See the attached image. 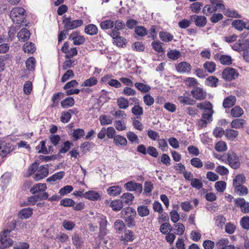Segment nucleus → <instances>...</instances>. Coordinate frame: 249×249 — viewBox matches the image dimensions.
<instances>
[{
  "label": "nucleus",
  "mask_w": 249,
  "mask_h": 249,
  "mask_svg": "<svg viewBox=\"0 0 249 249\" xmlns=\"http://www.w3.org/2000/svg\"><path fill=\"white\" fill-rule=\"evenodd\" d=\"M117 104L119 108L121 109H126L129 106L128 101L123 97L118 99Z\"/></svg>",
  "instance_id": "8fccbe9b"
},
{
  "label": "nucleus",
  "mask_w": 249,
  "mask_h": 249,
  "mask_svg": "<svg viewBox=\"0 0 249 249\" xmlns=\"http://www.w3.org/2000/svg\"><path fill=\"white\" fill-rule=\"evenodd\" d=\"M13 150L12 145L5 141L0 140V155L2 157L6 156Z\"/></svg>",
  "instance_id": "0eeeda50"
},
{
  "label": "nucleus",
  "mask_w": 249,
  "mask_h": 249,
  "mask_svg": "<svg viewBox=\"0 0 249 249\" xmlns=\"http://www.w3.org/2000/svg\"><path fill=\"white\" fill-rule=\"evenodd\" d=\"M83 196L91 200H97L100 197L99 194L93 191L86 192Z\"/></svg>",
  "instance_id": "5701e85b"
},
{
  "label": "nucleus",
  "mask_w": 249,
  "mask_h": 249,
  "mask_svg": "<svg viewBox=\"0 0 249 249\" xmlns=\"http://www.w3.org/2000/svg\"><path fill=\"white\" fill-rule=\"evenodd\" d=\"M127 138L131 142L139 143V140L137 135L133 132L129 131L126 134Z\"/></svg>",
  "instance_id": "5fc2aeb1"
},
{
  "label": "nucleus",
  "mask_w": 249,
  "mask_h": 249,
  "mask_svg": "<svg viewBox=\"0 0 249 249\" xmlns=\"http://www.w3.org/2000/svg\"><path fill=\"white\" fill-rule=\"evenodd\" d=\"M153 185L150 181H146L144 183V188L143 193L148 195H151V191L153 189Z\"/></svg>",
  "instance_id": "864d4df0"
},
{
  "label": "nucleus",
  "mask_w": 249,
  "mask_h": 249,
  "mask_svg": "<svg viewBox=\"0 0 249 249\" xmlns=\"http://www.w3.org/2000/svg\"><path fill=\"white\" fill-rule=\"evenodd\" d=\"M213 113V111L210 110H203V113L202 114V118L206 121L211 122L212 121V115Z\"/></svg>",
  "instance_id": "603ef678"
},
{
  "label": "nucleus",
  "mask_w": 249,
  "mask_h": 249,
  "mask_svg": "<svg viewBox=\"0 0 249 249\" xmlns=\"http://www.w3.org/2000/svg\"><path fill=\"white\" fill-rule=\"evenodd\" d=\"M49 174V169L44 165L39 167L36 173L34 175V178L37 181L46 177Z\"/></svg>",
  "instance_id": "9b49d317"
},
{
  "label": "nucleus",
  "mask_w": 249,
  "mask_h": 249,
  "mask_svg": "<svg viewBox=\"0 0 249 249\" xmlns=\"http://www.w3.org/2000/svg\"><path fill=\"white\" fill-rule=\"evenodd\" d=\"M191 185L192 187L199 190L202 188L203 183L200 179L195 178L191 181Z\"/></svg>",
  "instance_id": "6e6d98bb"
},
{
  "label": "nucleus",
  "mask_w": 249,
  "mask_h": 249,
  "mask_svg": "<svg viewBox=\"0 0 249 249\" xmlns=\"http://www.w3.org/2000/svg\"><path fill=\"white\" fill-rule=\"evenodd\" d=\"M121 217L125 218L126 217L136 216V212L132 208L127 207L122 210L121 212Z\"/></svg>",
  "instance_id": "6ab92c4d"
},
{
  "label": "nucleus",
  "mask_w": 249,
  "mask_h": 249,
  "mask_svg": "<svg viewBox=\"0 0 249 249\" xmlns=\"http://www.w3.org/2000/svg\"><path fill=\"white\" fill-rule=\"evenodd\" d=\"M215 149L218 152H223L227 150V145L224 142H219L216 143Z\"/></svg>",
  "instance_id": "69168bd1"
},
{
  "label": "nucleus",
  "mask_w": 249,
  "mask_h": 249,
  "mask_svg": "<svg viewBox=\"0 0 249 249\" xmlns=\"http://www.w3.org/2000/svg\"><path fill=\"white\" fill-rule=\"evenodd\" d=\"M85 134L84 131L83 129L78 128L74 130L73 132V137L75 138V140H77L82 138Z\"/></svg>",
  "instance_id": "774afa93"
},
{
  "label": "nucleus",
  "mask_w": 249,
  "mask_h": 249,
  "mask_svg": "<svg viewBox=\"0 0 249 249\" xmlns=\"http://www.w3.org/2000/svg\"><path fill=\"white\" fill-rule=\"evenodd\" d=\"M238 135V131L233 129H227L225 133L226 137L231 140L235 139Z\"/></svg>",
  "instance_id": "37998d69"
},
{
  "label": "nucleus",
  "mask_w": 249,
  "mask_h": 249,
  "mask_svg": "<svg viewBox=\"0 0 249 249\" xmlns=\"http://www.w3.org/2000/svg\"><path fill=\"white\" fill-rule=\"evenodd\" d=\"M246 181V178L243 174H239L235 177L233 180V186L234 188L239 187V186L242 185Z\"/></svg>",
  "instance_id": "aec40b11"
},
{
  "label": "nucleus",
  "mask_w": 249,
  "mask_h": 249,
  "mask_svg": "<svg viewBox=\"0 0 249 249\" xmlns=\"http://www.w3.org/2000/svg\"><path fill=\"white\" fill-rule=\"evenodd\" d=\"M99 120L102 125L111 124L113 121V118L111 117L106 115H101Z\"/></svg>",
  "instance_id": "ea45409f"
},
{
  "label": "nucleus",
  "mask_w": 249,
  "mask_h": 249,
  "mask_svg": "<svg viewBox=\"0 0 249 249\" xmlns=\"http://www.w3.org/2000/svg\"><path fill=\"white\" fill-rule=\"evenodd\" d=\"M160 37L164 42H169L173 40V36L169 33L162 32L160 33Z\"/></svg>",
  "instance_id": "a18cd8bd"
},
{
  "label": "nucleus",
  "mask_w": 249,
  "mask_h": 249,
  "mask_svg": "<svg viewBox=\"0 0 249 249\" xmlns=\"http://www.w3.org/2000/svg\"><path fill=\"white\" fill-rule=\"evenodd\" d=\"M217 11V8L215 6L212 5H206L203 9V12L206 16L209 15L210 14L215 12Z\"/></svg>",
  "instance_id": "79ce46f5"
},
{
  "label": "nucleus",
  "mask_w": 249,
  "mask_h": 249,
  "mask_svg": "<svg viewBox=\"0 0 249 249\" xmlns=\"http://www.w3.org/2000/svg\"><path fill=\"white\" fill-rule=\"evenodd\" d=\"M124 242L132 241L134 240V234L132 231L126 230L124 235L122 237Z\"/></svg>",
  "instance_id": "a19ab883"
},
{
  "label": "nucleus",
  "mask_w": 249,
  "mask_h": 249,
  "mask_svg": "<svg viewBox=\"0 0 249 249\" xmlns=\"http://www.w3.org/2000/svg\"><path fill=\"white\" fill-rule=\"evenodd\" d=\"M232 48L237 52H241L249 49V39H239L234 43Z\"/></svg>",
  "instance_id": "20e7f679"
},
{
  "label": "nucleus",
  "mask_w": 249,
  "mask_h": 249,
  "mask_svg": "<svg viewBox=\"0 0 249 249\" xmlns=\"http://www.w3.org/2000/svg\"><path fill=\"white\" fill-rule=\"evenodd\" d=\"M173 229L175 231L174 233L178 235H182L183 234L185 230V227L182 223H177L174 224Z\"/></svg>",
  "instance_id": "4c0bfd02"
},
{
  "label": "nucleus",
  "mask_w": 249,
  "mask_h": 249,
  "mask_svg": "<svg viewBox=\"0 0 249 249\" xmlns=\"http://www.w3.org/2000/svg\"><path fill=\"white\" fill-rule=\"evenodd\" d=\"M72 243L76 248H80L82 241L78 234H75L72 237Z\"/></svg>",
  "instance_id": "338daca9"
},
{
  "label": "nucleus",
  "mask_w": 249,
  "mask_h": 249,
  "mask_svg": "<svg viewBox=\"0 0 249 249\" xmlns=\"http://www.w3.org/2000/svg\"><path fill=\"white\" fill-rule=\"evenodd\" d=\"M74 104V100L71 97H69L61 102V105L64 108L72 107Z\"/></svg>",
  "instance_id": "f704fd0d"
},
{
  "label": "nucleus",
  "mask_w": 249,
  "mask_h": 249,
  "mask_svg": "<svg viewBox=\"0 0 249 249\" xmlns=\"http://www.w3.org/2000/svg\"><path fill=\"white\" fill-rule=\"evenodd\" d=\"M191 93L193 97L197 100H203L206 97V92L199 87H196L191 90Z\"/></svg>",
  "instance_id": "1a4fd4ad"
},
{
  "label": "nucleus",
  "mask_w": 249,
  "mask_h": 249,
  "mask_svg": "<svg viewBox=\"0 0 249 249\" xmlns=\"http://www.w3.org/2000/svg\"><path fill=\"white\" fill-rule=\"evenodd\" d=\"M236 101V98L235 96H229L224 100L223 106L224 108H230L234 105Z\"/></svg>",
  "instance_id": "a211bd4d"
},
{
  "label": "nucleus",
  "mask_w": 249,
  "mask_h": 249,
  "mask_svg": "<svg viewBox=\"0 0 249 249\" xmlns=\"http://www.w3.org/2000/svg\"><path fill=\"white\" fill-rule=\"evenodd\" d=\"M31 34L29 30L26 28L21 29L17 34L18 40L21 42L27 41L30 38Z\"/></svg>",
  "instance_id": "2eb2a0df"
},
{
  "label": "nucleus",
  "mask_w": 249,
  "mask_h": 249,
  "mask_svg": "<svg viewBox=\"0 0 249 249\" xmlns=\"http://www.w3.org/2000/svg\"><path fill=\"white\" fill-rule=\"evenodd\" d=\"M176 70L179 73H188L190 72L191 66L187 62L183 61L179 63L176 67Z\"/></svg>",
  "instance_id": "ddd939ff"
},
{
  "label": "nucleus",
  "mask_w": 249,
  "mask_h": 249,
  "mask_svg": "<svg viewBox=\"0 0 249 249\" xmlns=\"http://www.w3.org/2000/svg\"><path fill=\"white\" fill-rule=\"evenodd\" d=\"M10 17L13 22L16 24L21 25L22 23H23V26H27V23L24 22L26 13L24 8L19 7L13 8L10 12Z\"/></svg>",
  "instance_id": "f257e3e1"
},
{
  "label": "nucleus",
  "mask_w": 249,
  "mask_h": 249,
  "mask_svg": "<svg viewBox=\"0 0 249 249\" xmlns=\"http://www.w3.org/2000/svg\"><path fill=\"white\" fill-rule=\"evenodd\" d=\"M178 100L181 104L186 105H194L196 103L193 99L186 96H179L178 97Z\"/></svg>",
  "instance_id": "7c9ffc66"
},
{
  "label": "nucleus",
  "mask_w": 249,
  "mask_h": 249,
  "mask_svg": "<svg viewBox=\"0 0 249 249\" xmlns=\"http://www.w3.org/2000/svg\"><path fill=\"white\" fill-rule=\"evenodd\" d=\"M203 67L209 72L212 73L215 70L216 65L213 62L207 61Z\"/></svg>",
  "instance_id": "09e8293b"
},
{
  "label": "nucleus",
  "mask_w": 249,
  "mask_h": 249,
  "mask_svg": "<svg viewBox=\"0 0 249 249\" xmlns=\"http://www.w3.org/2000/svg\"><path fill=\"white\" fill-rule=\"evenodd\" d=\"M226 183L224 181H219L215 183V188L219 192H223L226 189Z\"/></svg>",
  "instance_id": "bf43d9fd"
},
{
  "label": "nucleus",
  "mask_w": 249,
  "mask_h": 249,
  "mask_svg": "<svg viewBox=\"0 0 249 249\" xmlns=\"http://www.w3.org/2000/svg\"><path fill=\"white\" fill-rule=\"evenodd\" d=\"M114 125L116 129L118 131H123L126 128L125 123L122 121H115Z\"/></svg>",
  "instance_id": "0e129e2a"
},
{
  "label": "nucleus",
  "mask_w": 249,
  "mask_h": 249,
  "mask_svg": "<svg viewBox=\"0 0 249 249\" xmlns=\"http://www.w3.org/2000/svg\"><path fill=\"white\" fill-rule=\"evenodd\" d=\"M191 165L195 167L199 168L203 166V162L198 158H193L190 160Z\"/></svg>",
  "instance_id": "052dcab7"
},
{
  "label": "nucleus",
  "mask_w": 249,
  "mask_h": 249,
  "mask_svg": "<svg viewBox=\"0 0 249 249\" xmlns=\"http://www.w3.org/2000/svg\"><path fill=\"white\" fill-rule=\"evenodd\" d=\"M124 187L129 191H135L140 194L142 190V186L141 184L133 181L128 182L124 184Z\"/></svg>",
  "instance_id": "423d86ee"
},
{
  "label": "nucleus",
  "mask_w": 249,
  "mask_h": 249,
  "mask_svg": "<svg viewBox=\"0 0 249 249\" xmlns=\"http://www.w3.org/2000/svg\"><path fill=\"white\" fill-rule=\"evenodd\" d=\"M246 121L243 119H236L231 123V127L234 128H240L243 126Z\"/></svg>",
  "instance_id": "2f4dec72"
},
{
  "label": "nucleus",
  "mask_w": 249,
  "mask_h": 249,
  "mask_svg": "<svg viewBox=\"0 0 249 249\" xmlns=\"http://www.w3.org/2000/svg\"><path fill=\"white\" fill-rule=\"evenodd\" d=\"M19 213L24 218H29L33 213L32 209L31 208H24L19 212Z\"/></svg>",
  "instance_id": "e2e57ef3"
},
{
  "label": "nucleus",
  "mask_w": 249,
  "mask_h": 249,
  "mask_svg": "<svg viewBox=\"0 0 249 249\" xmlns=\"http://www.w3.org/2000/svg\"><path fill=\"white\" fill-rule=\"evenodd\" d=\"M228 163L233 169H236L239 167L240 162L237 155L234 152H230L228 156Z\"/></svg>",
  "instance_id": "39448f33"
},
{
  "label": "nucleus",
  "mask_w": 249,
  "mask_h": 249,
  "mask_svg": "<svg viewBox=\"0 0 249 249\" xmlns=\"http://www.w3.org/2000/svg\"><path fill=\"white\" fill-rule=\"evenodd\" d=\"M138 214L141 217H144L149 214V210L145 205L139 206L137 208Z\"/></svg>",
  "instance_id": "e433bc0d"
},
{
  "label": "nucleus",
  "mask_w": 249,
  "mask_h": 249,
  "mask_svg": "<svg viewBox=\"0 0 249 249\" xmlns=\"http://www.w3.org/2000/svg\"><path fill=\"white\" fill-rule=\"evenodd\" d=\"M235 204L241 209L243 213H249V202H246L244 198L239 197L234 199Z\"/></svg>",
  "instance_id": "9d476101"
},
{
  "label": "nucleus",
  "mask_w": 249,
  "mask_h": 249,
  "mask_svg": "<svg viewBox=\"0 0 249 249\" xmlns=\"http://www.w3.org/2000/svg\"><path fill=\"white\" fill-rule=\"evenodd\" d=\"M134 86L139 90L144 93L149 92L151 89L149 86L142 83H135Z\"/></svg>",
  "instance_id": "cd10ccee"
},
{
  "label": "nucleus",
  "mask_w": 249,
  "mask_h": 249,
  "mask_svg": "<svg viewBox=\"0 0 249 249\" xmlns=\"http://www.w3.org/2000/svg\"><path fill=\"white\" fill-rule=\"evenodd\" d=\"M244 113L243 110L239 106L233 107L231 111V115L234 117H239Z\"/></svg>",
  "instance_id": "49530a36"
},
{
  "label": "nucleus",
  "mask_w": 249,
  "mask_h": 249,
  "mask_svg": "<svg viewBox=\"0 0 249 249\" xmlns=\"http://www.w3.org/2000/svg\"><path fill=\"white\" fill-rule=\"evenodd\" d=\"M107 204L111 207L113 210L115 211H120L123 207V202L120 199H116L114 200H107Z\"/></svg>",
  "instance_id": "4468645a"
},
{
  "label": "nucleus",
  "mask_w": 249,
  "mask_h": 249,
  "mask_svg": "<svg viewBox=\"0 0 249 249\" xmlns=\"http://www.w3.org/2000/svg\"><path fill=\"white\" fill-rule=\"evenodd\" d=\"M219 61L223 65H230L232 63V59L230 56L222 55L219 58Z\"/></svg>",
  "instance_id": "13d9d810"
},
{
  "label": "nucleus",
  "mask_w": 249,
  "mask_h": 249,
  "mask_svg": "<svg viewBox=\"0 0 249 249\" xmlns=\"http://www.w3.org/2000/svg\"><path fill=\"white\" fill-rule=\"evenodd\" d=\"M83 23L82 19H76L71 22H67L64 25V28L66 30H70L76 28L81 26Z\"/></svg>",
  "instance_id": "dca6fc26"
},
{
  "label": "nucleus",
  "mask_w": 249,
  "mask_h": 249,
  "mask_svg": "<svg viewBox=\"0 0 249 249\" xmlns=\"http://www.w3.org/2000/svg\"><path fill=\"white\" fill-rule=\"evenodd\" d=\"M48 194L47 192L40 193L36 195L32 196L28 198V201L30 203L37 202L38 200H46L48 198Z\"/></svg>",
  "instance_id": "f8f14e48"
},
{
  "label": "nucleus",
  "mask_w": 249,
  "mask_h": 249,
  "mask_svg": "<svg viewBox=\"0 0 249 249\" xmlns=\"http://www.w3.org/2000/svg\"><path fill=\"white\" fill-rule=\"evenodd\" d=\"M23 50L25 53H32L36 51L35 44L31 42H26L23 46Z\"/></svg>",
  "instance_id": "c756f323"
},
{
  "label": "nucleus",
  "mask_w": 249,
  "mask_h": 249,
  "mask_svg": "<svg viewBox=\"0 0 249 249\" xmlns=\"http://www.w3.org/2000/svg\"><path fill=\"white\" fill-rule=\"evenodd\" d=\"M36 59L33 57H30L27 59L26 61V66L27 69L30 71H33L35 70Z\"/></svg>",
  "instance_id": "c9c22d12"
},
{
  "label": "nucleus",
  "mask_w": 249,
  "mask_h": 249,
  "mask_svg": "<svg viewBox=\"0 0 249 249\" xmlns=\"http://www.w3.org/2000/svg\"><path fill=\"white\" fill-rule=\"evenodd\" d=\"M168 230L171 231L173 230V227L169 223H163L160 227V231L163 234H166Z\"/></svg>",
  "instance_id": "680f3d73"
},
{
  "label": "nucleus",
  "mask_w": 249,
  "mask_h": 249,
  "mask_svg": "<svg viewBox=\"0 0 249 249\" xmlns=\"http://www.w3.org/2000/svg\"><path fill=\"white\" fill-rule=\"evenodd\" d=\"M190 20L194 22L196 26L204 27L207 23V19L205 16L194 15L190 16Z\"/></svg>",
  "instance_id": "6e6552de"
},
{
  "label": "nucleus",
  "mask_w": 249,
  "mask_h": 249,
  "mask_svg": "<svg viewBox=\"0 0 249 249\" xmlns=\"http://www.w3.org/2000/svg\"><path fill=\"white\" fill-rule=\"evenodd\" d=\"M13 241L7 237L1 236L0 238V248L4 249L9 247L12 243Z\"/></svg>",
  "instance_id": "a878e982"
},
{
  "label": "nucleus",
  "mask_w": 249,
  "mask_h": 249,
  "mask_svg": "<svg viewBox=\"0 0 249 249\" xmlns=\"http://www.w3.org/2000/svg\"><path fill=\"white\" fill-rule=\"evenodd\" d=\"M100 27L103 30H107L112 28L114 26V21L108 19L102 21L100 23Z\"/></svg>",
  "instance_id": "c85d7f7f"
},
{
  "label": "nucleus",
  "mask_w": 249,
  "mask_h": 249,
  "mask_svg": "<svg viewBox=\"0 0 249 249\" xmlns=\"http://www.w3.org/2000/svg\"><path fill=\"white\" fill-rule=\"evenodd\" d=\"M47 189L46 184L45 183H38L35 184L30 189V192L33 194L40 193Z\"/></svg>",
  "instance_id": "f3484780"
},
{
  "label": "nucleus",
  "mask_w": 249,
  "mask_h": 249,
  "mask_svg": "<svg viewBox=\"0 0 249 249\" xmlns=\"http://www.w3.org/2000/svg\"><path fill=\"white\" fill-rule=\"evenodd\" d=\"M230 241L227 238H221L215 242L216 248L218 249H235L233 245H229Z\"/></svg>",
  "instance_id": "7ed1b4c3"
},
{
  "label": "nucleus",
  "mask_w": 249,
  "mask_h": 249,
  "mask_svg": "<svg viewBox=\"0 0 249 249\" xmlns=\"http://www.w3.org/2000/svg\"><path fill=\"white\" fill-rule=\"evenodd\" d=\"M84 31L87 34L93 36L98 33V30L96 25L90 24L85 27Z\"/></svg>",
  "instance_id": "412c9836"
},
{
  "label": "nucleus",
  "mask_w": 249,
  "mask_h": 249,
  "mask_svg": "<svg viewBox=\"0 0 249 249\" xmlns=\"http://www.w3.org/2000/svg\"><path fill=\"white\" fill-rule=\"evenodd\" d=\"M122 192V188L119 186H113L109 187L107 190V193L110 196H117L119 195Z\"/></svg>",
  "instance_id": "4be33fe9"
},
{
  "label": "nucleus",
  "mask_w": 249,
  "mask_h": 249,
  "mask_svg": "<svg viewBox=\"0 0 249 249\" xmlns=\"http://www.w3.org/2000/svg\"><path fill=\"white\" fill-rule=\"evenodd\" d=\"M135 32L137 35L141 36H144L147 34L148 32L146 29L142 26L136 27Z\"/></svg>",
  "instance_id": "4d7b16f0"
},
{
  "label": "nucleus",
  "mask_w": 249,
  "mask_h": 249,
  "mask_svg": "<svg viewBox=\"0 0 249 249\" xmlns=\"http://www.w3.org/2000/svg\"><path fill=\"white\" fill-rule=\"evenodd\" d=\"M197 107L201 109L213 110V105L210 102H204L197 105Z\"/></svg>",
  "instance_id": "3c124183"
},
{
  "label": "nucleus",
  "mask_w": 249,
  "mask_h": 249,
  "mask_svg": "<svg viewBox=\"0 0 249 249\" xmlns=\"http://www.w3.org/2000/svg\"><path fill=\"white\" fill-rule=\"evenodd\" d=\"M167 55L170 59L176 60L181 56V53L176 50H171L168 52Z\"/></svg>",
  "instance_id": "473e14b6"
},
{
  "label": "nucleus",
  "mask_w": 249,
  "mask_h": 249,
  "mask_svg": "<svg viewBox=\"0 0 249 249\" xmlns=\"http://www.w3.org/2000/svg\"><path fill=\"white\" fill-rule=\"evenodd\" d=\"M233 26L239 30H242L244 28L249 29V27L246 26L245 22L241 20H236L232 22Z\"/></svg>",
  "instance_id": "c03bdc74"
},
{
  "label": "nucleus",
  "mask_w": 249,
  "mask_h": 249,
  "mask_svg": "<svg viewBox=\"0 0 249 249\" xmlns=\"http://www.w3.org/2000/svg\"><path fill=\"white\" fill-rule=\"evenodd\" d=\"M234 192L239 196H244L248 194V189L244 185H240L239 187L234 188Z\"/></svg>",
  "instance_id": "de8ad7c7"
},
{
  "label": "nucleus",
  "mask_w": 249,
  "mask_h": 249,
  "mask_svg": "<svg viewBox=\"0 0 249 249\" xmlns=\"http://www.w3.org/2000/svg\"><path fill=\"white\" fill-rule=\"evenodd\" d=\"M113 142L116 145L121 146H126L127 143L125 138L121 135L115 136L114 138Z\"/></svg>",
  "instance_id": "bb28decb"
},
{
  "label": "nucleus",
  "mask_w": 249,
  "mask_h": 249,
  "mask_svg": "<svg viewBox=\"0 0 249 249\" xmlns=\"http://www.w3.org/2000/svg\"><path fill=\"white\" fill-rule=\"evenodd\" d=\"M114 227L116 232L120 233L123 231L125 224L122 220L118 219L115 222Z\"/></svg>",
  "instance_id": "72a5a7b5"
},
{
  "label": "nucleus",
  "mask_w": 249,
  "mask_h": 249,
  "mask_svg": "<svg viewBox=\"0 0 249 249\" xmlns=\"http://www.w3.org/2000/svg\"><path fill=\"white\" fill-rule=\"evenodd\" d=\"M237 71L232 68H227L222 72V77L228 81H231L238 76Z\"/></svg>",
  "instance_id": "f03ea898"
},
{
  "label": "nucleus",
  "mask_w": 249,
  "mask_h": 249,
  "mask_svg": "<svg viewBox=\"0 0 249 249\" xmlns=\"http://www.w3.org/2000/svg\"><path fill=\"white\" fill-rule=\"evenodd\" d=\"M65 172L63 171H60L55 173L50 178L47 179V182L55 181L57 180H60L62 179L64 176Z\"/></svg>",
  "instance_id": "58836bf2"
},
{
  "label": "nucleus",
  "mask_w": 249,
  "mask_h": 249,
  "mask_svg": "<svg viewBox=\"0 0 249 249\" xmlns=\"http://www.w3.org/2000/svg\"><path fill=\"white\" fill-rule=\"evenodd\" d=\"M122 200L123 202V203H125L126 204L129 205L132 203V201L133 200L134 198V196L130 193H126L124 194L121 197Z\"/></svg>",
  "instance_id": "393cba45"
},
{
  "label": "nucleus",
  "mask_w": 249,
  "mask_h": 249,
  "mask_svg": "<svg viewBox=\"0 0 249 249\" xmlns=\"http://www.w3.org/2000/svg\"><path fill=\"white\" fill-rule=\"evenodd\" d=\"M94 221L98 223L100 225V228H106L107 221L106 217L102 215H97L94 217Z\"/></svg>",
  "instance_id": "b1692460"
}]
</instances>
